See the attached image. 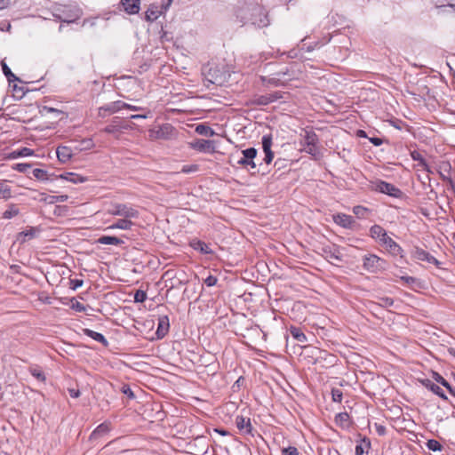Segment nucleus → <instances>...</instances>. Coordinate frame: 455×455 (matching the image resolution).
<instances>
[{
    "label": "nucleus",
    "mask_w": 455,
    "mask_h": 455,
    "mask_svg": "<svg viewBox=\"0 0 455 455\" xmlns=\"http://www.w3.org/2000/svg\"><path fill=\"white\" fill-rule=\"evenodd\" d=\"M318 136L313 131H306L304 135V141L306 146H314L318 143Z\"/></svg>",
    "instance_id": "33"
},
{
    "label": "nucleus",
    "mask_w": 455,
    "mask_h": 455,
    "mask_svg": "<svg viewBox=\"0 0 455 455\" xmlns=\"http://www.w3.org/2000/svg\"><path fill=\"white\" fill-rule=\"evenodd\" d=\"M335 224L344 228H353L355 221L352 216L345 213H337L332 216Z\"/></svg>",
    "instance_id": "11"
},
{
    "label": "nucleus",
    "mask_w": 455,
    "mask_h": 455,
    "mask_svg": "<svg viewBox=\"0 0 455 455\" xmlns=\"http://www.w3.org/2000/svg\"><path fill=\"white\" fill-rule=\"evenodd\" d=\"M116 122L113 121L112 124L107 125L105 128H104V132H107V133H115L116 132H118L120 130V126L116 124H115Z\"/></svg>",
    "instance_id": "49"
},
{
    "label": "nucleus",
    "mask_w": 455,
    "mask_h": 455,
    "mask_svg": "<svg viewBox=\"0 0 455 455\" xmlns=\"http://www.w3.org/2000/svg\"><path fill=\"white\" fill-rule=\"evenodd\" d=\"M57 156L61 163L68 162L72 156V150L66 146H60L57 148Z\"/></svg>",
    "instance_id": "24"
},
{
    "label": "nucleus",
    "mask_w": 455,
    "mask_h": 455,
    "mask_svg": "<svg viewBox=\"0 0 455 455\" xmlns=\"http://www.w3.org/2000/svg\"><path fill=\"white\" fill-rule=\"evenodd\" d=\"M147 299V293L144 291L138 290L134 294L135 302H144Z\"/></svg>",
    "instance_id": "48"
},
{
    "label": "nucleus",
    "mask_w": 455,
    "mask_h": 455,
    "mask_svg": "<svg viewBox=\"0 0 455 455\" xmlns=\"http://www.w3.org/2000/svg\"><path fill=\"white\" fill-rule=\"evenodd\" d=\"M343 393L339 388H332L331 389V398L333 402L340 403L342 401Z\"/></svg>",
    "instance_id": "46"
},
{
    "label": "nucleus",
    "mask_w": 455,
    "mask_h": 455,
    "mask_svg": "<svg viewBox=\"0 0 455 455\" xmlns=\"http://www.w3.org/2000/svg\"><path fill=\"white\" fill-rule=\"evenodd\" d=\"M235 21L242 25L251 24L259 28L269 24L264 8L256 0H238L234 7Z\"/></svg>",
    "instance_id": "1"
},
{
    "label": "nucleus",
    "mask_w": 455,
    "mask_h": 455,
    "mask_svg": "<svg viewBox=\"0 0 455 455\" xmlns=\"http://www.w3.org/2000/svg\"><path fill=\"white\" fill-rule=\"evenodd\" d=\"M282 455H299V451L294 446H289L281 450Z\"/></svg>",
    "instance_id": "47"
},
{
    "label": "nucleus",
    "mask_w": 455,
    "mask_h": 455,
    "mask_svg": "<svg viewBox=\"0 0 455 455\" xmlns=\"http://www.w3.org/2000/svg\"><path fill=\"white\" fill-rule=\"evenodd\" d=\"M290 333L299 342L305 343L307 340V336L299 327L291 326Z\"/></svg>",
    "instance_id": "31"
},
{
    "label": "nucleus",
    "mask_w": 455,
    "mask_h": 455,
    "mask_svg": "<svg viewBox=\"0 0 455 455\" xmlns=\"http://www.w3.org/2000/svg\"><path fill=\"white\" fill-rule=\"evenodd\" d=\"M304 151L313 156H316L318 155V148L316 147V145H314V146H306V148H304Z\"/></svg>",
    "instance_id": "55"
},
{
    "label": "nucleus",
    "mask_w": 455,
    "mask_h": 455,
    "mask_svg": "<svg viewBox=\"0 0 455 455\" xmlns=\"http://www.w3.org/2000/svg\"><path fill=\"white\" fill-rule=\"evenodd\" d=\"M83 332H84V335H86L87 337H90L92 339L100 342L104 347H108V341L107 340V339L104 337L103 334H101L100 332H97V331H94L90 330V329H84Z\"/></svg>",
    "instance_id": "21"
},
{
    "label": "nucleus",
    "mask_w": 455,
    "mask_h": 455,
    "mask_svg": "<svg viewBox=\"0 0 455 455\" xmlns=\"http://www.w3.org/2000/svg\"><path fill=\"white\" fill-rule=\"evenodd\" d=\"M109 430H110L109 424H108L107 422H103V423L100 424L92 431V433L90 435V439L92 440V439H96L98 437H100V436L106 435L107 433H108Z\"/></svg>",
    "instance_id": "26"
},
{
    "label": "nucleus",
    "mask_w": 455,
    "mask_h": 455,
    "mask_svg": "<svg viewBox=\"0 0 455 455\" xmlns=\"http://www.w3.org/2000/svg\"><path fill=\"white\" fill-rule=\"evenodd\" d=\"M124 108L129 109V110H132V111L145 110V108H142V107H138V106L131 105V104H128V103H125Z\"/></svg>",
    "instance_id": "62"
},
{
    "label": "nucleus",
    "mask_w": 455,
    "mask_h": 455,
    "mask_svg": "<svg viewBox=\"0 0 455 455\" xmlns=\"http://www.w3.org/2000/svg\"><path fill=\"white\" fill-rule=\"evenodd\" d=\"M170 323L167 315H162L158 318V324L156 334L157 339H163L169 331Z\"/></svg>",
    "instance_id": "15"
},
{
    "label": "nucleus",
    "mask_w": 455,
    "mask_h": 455,
    "mask_svg": "<svg viewBox=\"0 0 455 455\" xmlns=\"http://www.w3.org/2000/svg\"><path fill=\"white\" fill-rule=\"evenodd\" d=\"M189 245L197 251H200L203 254H212L213 251L211 249L210 245L204 243V241L193 239Z\"/></svg>",
    "instance_id": "18"
},
{
    "label": "nucleus",
    "mask_w": 455,
    "mask_h": 455,
    "mask_svg": "<svg viewBox=\"0 0 455 455\" xmlns=\"http://www.w3.org/2000/svg\"><path fill=\"white\" fill-rule=\"evenodd\" d=\"M163 12L164 11L162 9L159 10L157 5L150 4L146 12L145 19L147 21L153 22L162 14Z\"/></svg>",
    "instance_id": "22"
},
{
    "label": "nucleus",
    "mask_w": 455,
    "mask_h": 455,
    "mask_svg": "<svg viewBox=\"0 0 455 455\" xmlns=\"http://www.w3.org/2000/svg\"><path fill=\"white\" fill-rule=\"evenodd\" d=\"M70 302H71V306L70 307L74 310H76V312H85L86 310V307L84 304L80 303L79 301H77L75 298H72L70 299Z\"/></svg>",
    "instance_id": "43"
},
{
    "label": "nucleus",
    "mask_w": 455,
    "mask_h": 455,
    "mask_svg": "<svg viewBox=\"0 0 455 455\" xmlns=\"http://www.w3.org/2000/svg\"><path fill=\"white\" fill-rule=\"evenodd\" d=\"M84 282L81 279H70L69 280V288L72 290H76L77 288L83 285Z\"/></svg>",
    "instance_id": "52"
},
{
    "label": "nucleus",
    "mask_w": 455,
    "mask_h": 455,
    "mask_svg": "<svg viewBox=\"0 0 455 455\" xmlns=\"http://www.w3.org/2000/svg\"><path fill=\"white\" fill-rule=\"evenodd\" d=\"M31 168H32V165L29 164H17L15 170L20 172H27Z\"/></svg>",
    "instance_id": "54"
},
{
    "label": "nucleus",
    "mask_w": 455,
    "mask_h": 455,
    "mask_svg": "<svg viewBox=\"0 0 455 455\" xmlns=\"http://www.w3.org/2000/svg\"><path fill=\"white\" fill-rule=\"evenodd\" d=\"M236 427L243 433L252 435V426L251 419L243 416H237L235 418Z\"/></svg>",
    "instance_id": "16"
},
{
    "label": "nucleus",
    "mask_w": 455,
    "mask_h": 455,
    "mask_svg": "<svg viewBox=\"0 0 455 455\" xmlns=\"http://www.w3.org/2000/svg\"><path fill=\"white\" fill-rule=\"evenodd\" d=\"M20 213V209L19 207L14 204H12L8 206V209H6L4 212H3V218L4 219H12L13 217H16L17 215H19Z\"/></svg>",
    "instance_id": "34"
},
{
    "label": "nucleus",
    "mask_w": 455,
    "mask_h": 455,
    "mask_svg": "<svg viewBox=\"0 0 455 455\" xmlns=\"http://www.w3.org/2000/svg\"><path fill=\"white\" fill-rule=\"evenodd\" d=\"M69 395L73 398H77L80 396V391L75 388H68Z\"/></svg>",
    "instance_id": "64"
},
{
    "label": "nucleus",
    "mask_w": 455,
    "mask_h": 455,
    "mask_svg": "<svg viewBox=\"0 0 455 455\" xmlns=\"http://www.w3.org/2000/svg\"><path fill=\"white\" fill-rule=\"evenodd\" d=\"M12 196L11 187L7 182L0 183V199L7 200Z\"/></svg>",
    "instance_id": "35"
},
{
    "label": "nucleus",
    "mask_w": 455,
    "mask_h": 455,
    "mask_svg": "<svg viewBox=\"0 0 455 455\" xmlns=\"http://www.w3.org/2000/svg\"><path fill=\"white\" fill-rule=\"evenodd\" d=\"M281 92H274L265 95H257L253 98L252 103L256 106H267L282 99Z\"/></svg>",
    "instance_id": "9"
},
{
    "label": "nucleus",
    "mask_w": 455,
    "mask_h": 455,
    "mask_svg": "<svg viewBox=\"0 0 455 455\" xmlns=\"http://www.w3.org/2000/svg\"><path fill=\"white\" fill-rule=\"evenodd\" d=\"M369 140L374 146H377V147L382 145V143H383V140L379 137H372V138H370Z\"/></svg>",
    "instance_id": "63"
},
{
    "label": "nucleus",
    "mask_w": 455,
    "mask_h": 455,
    "mask_svg": "<svg viewBox=\"0 0 455 455\" xmlns=\"http://www.w3.org/2000/svg\"><path fill=\"white\" fill-rule=\"evenodd\" d=\"M265 157H264V162L267 164H269L272 161H273V158H274V153L272 150L270 151H265Z\"/></svg>",
    "instance_id": "60"
},
{
    "label": "nucleus",
    "mask_w": 455,
    "mask_h": 455,
    "mask_svg": "<svg viewBox=\"0 0 455 455\" xmlns=\"http://www.w3.org/2000/svg\"><path fill=\"white\" fill-rule=\"evenodd\" d=\"M262 148L263 151H270L271 146H272V135L271 134H266L262 137L261 140Z\"/></svg>",
    "instance_id": "42"
},
{
    "label": "nucleus",
    "mask_w": 455,
    "mask_h": 455,
    "mask_svg": "<svg viewBox=\"0 0 455 455\" xmlns=\"http://www.w3.org/2000/svg\"><path fill=\"white\" fill-rule=\"evenodd\" d=\"M199 169L197 164H191V165H184L181 169V172L183 173H190V172H196Z\"/></svg>",
    "instance_id": "51"
},
{
    "label": "nucleus",
    "mask_w": 455,
    "mask_h": 455,
    "mask_svg": "<svg viewBox=\"0 0 455 455\" xmlns=\"http://www.w3.org/2000/svg\"><path fill=\"white\" fill-rule=\"evenodd\" d=\"M53 16L61 22L72 23L80 16V11L70 5H60L54 9Z\"/></svg>",
    "instance_id": "3"
},
{
    "label": "nucleus",
    "mask_w": 455,
    "mask_h": 455,
    "mask_svg": "<svg viewBox=\"0 0 455 455\" xmlns=\"http://www.w3.org/2000/svg\"><path fill=\"white\" fill-rule=\"evenodd\" d=\"M122 392L126 395L129 398L133 399L135 397L132 390L130 388L129 386H124L122 387Z\"/></svg>",
    "instance_id": "58"
},
{
    "label": "nucleus",
    "mask_w": 455,
    "mask_h": 455,
    "mask_svg": "<svg viewBox=\"0 0 455 455\" xmlns=\"http://www.w3.org/2000/svg\"><path fill=\"white\" fill-rule=\"evenodd\" d=\"M321 44L320 42H315L313 44H309L307 46H306L305 44H302L301 48H300V51H303V50H306L307 52H312L314 51L315 48H319L321 47Z\"/></svg>",
    "instance_id": "56"
},
{
    "label": "nucleus",
    "mask_w": 455,
    "mask_h": 455,
    "mask_svg": "<svg viewBox=\"0 0 455 455\" xmlns=\"http://www.w3.org/2000/svg\"><path fill=\"white\" fill-rule=\"evenodd\" d=\"M300 49L299 50H296V49H292L291 51H289L288 52H283L281 53L282 55L283 54H287V57L290 58V59H295V58H298L299 57V52Z\"/></svg>",
    "instance_id": "59"
},
{
    "label": "nucleus",
    "mask_w": 455,
    "mask_h": 455,
    "mask_svg": "<svg viewBox=\"0 0 455 455\" xmlns=\"http://www.w3.org/2000/svg\"><path fill=\"white\" fill-rule=\"evenodd\" d=\"M378 304L383 307H389L393 306L394 299L389 297H381L379 299Z\"/></svg>",
    "instance_id": "45"
},
{
    "label": "nucleus",
    "mask_w": 455,
    "mask_h": 455,
    "mask_svg": "<svg viewBox=\"0 0 455 455\" xmlns=\"http://www.w3.org/2000/svg\"><path fill=\"white\" fill-rule=\"evenodd\" d=\"M32 174L38 180H52L55 177L53 174L48 173L46 170L39 168L33 169Z\"/></svg>",
    "instance_id": "29"
},
{
    "label": "nucleus",
    "mask_w": 455,
    "mask_h": 455,
    "mask_svg": "<svg viewBox=\"0 0 455 455\" xmlns=\"http://www.w3.org/2000/svg\"><path fill=\"white\" fill-rule=\"evenodd\" d=\"M2 69H3V73L4 74V76H6L8 82L11 84L12 82H15V81H20L19 77H17L12 72V70L10 69V68L6 65V63H4V61L2 62Z\"/></svg>",
    "instance_id": "36"
},
{
    "label": "nucleus",
    "mask_w": 455,
    "mask_h": 455,
    "mask_svg": "<svg viewBox=\"0 0 455 455\" xmlns=\"http://www.w3.org/2000/svg\"><path fill=\"white\" fill-rule=\"evenodd\" d=\"M97 243L100 244L121 245L124 243V241L116 236L102 235L97 239Z\"/></svg>",
    "instance_id": "28"
},
{
    "label": "nucleus",
    "mask_w": 455,
    "mask_h": 455,
    "mask_svg": "<svg viewBox=\"0 0 455 455\" xmlns=\"http://www.w3.org/2000/svg\"><path fill=\"white\" fill-rule=\"evenodd\" d=\"M173 127L170 124H164L162 125L157 131V137L159 138H167L168 134L172 132Z\"/></svg>",
    "instance_id": "40"
},
{
    "label": "nucleus",
    "mask_w": 455,
    "mask_h": 455,
    "mask_svg": "<svg viewBox=\"0 0 455 455\" xmlns=\"http://www.w3.org/2000/svg\"><path fill=\"white\" fill-rule=\"evenodd\" d=\"M33 150L28 148L18 149L12 153L14 156H28L33 155Z\"/></svg>",
    "instance_id": "44"
},
{
    "label": "nucleus",
    "mask_w": 455,
    "mask_h": 455,
    "mask_svg": "<svg viewBox=\"0 0 455 455\" xmlns=\"http://www.w3.org/2000/svg\"><path fill=\"white\" fill-rule=\"evenodd\" d=\"M124 12L130 15L139 13L140 10V0H121Z\"/></svg>",
    "instance_id": "14"
},
{
    "label": "nucleus",
    "mask_w": 455,
    "mask_h": 455,
    "mask_svg": "<svg viewBox=\"0 0 455 455\" xmlns=\"http://www.w3.org/2000/svg\"><path fill=\"white\" fill-rule=\"evenodd\" d=\"M124 106H125V102H124L122 100H116V101L110 102L108 104H106V105L99 108V116L101 117H105L106 112H108L109 114H114V113H116L119 110L124 108Z\"/></svg>",
    "instance_id": "10"
},
{
    "label": "nucleus",
    "mask_w": 455,
    "mask_h": 455,
    "mask_svg": "<svg viewBox=\"0 0 455 455\" xmlns=\"http://www.w3.org/2000/svg\"><path fill=\"white\" fill-rule=\"evenodd\" d=\"M411 156L412 160L417 161L419 163L418 164L420 167H422V168L427 167V161L425 160V158L422 156V155L419 151H416V150L411 151Z\"/></svg>",
    "instance_id": "38"
},
{
    "label": "nucleus",
    "mask_w": 455,
    "mask_h": 455,
    "mask_svg": "<svg viewBox=\"0 0 455 455\" xmlns=\"http://www.w3.org/2000/svg\"><path fill=\"white\" fill-rule=\"evenodd\" d=\"M204 283L208 287L214 286L217 283V277H215L213 275H209L207 278H205Z\"/></svg>",
    "instance_id": "57"
},
{
    "label": "nucleus",
    "mask_w": 455,
    "mask_h": 455,
    "mask_svg": "<svg viewBox=\"0 0 455 455\" xmlns=\"http://www.w3.org/2000/svg\"><path fill=\"white\" fill-rule=\"evenodd\" d=\"M58 178L68 180L74 184L84 183L88 180L84 176H82V175L76 174V173H73V172H67V173L56 176V179H58Z\"/></svg>",
    "instance_id": "19"
},
{
    "label": "nucleus",
    "mask_w": 455,
    "mask_h": 455,
    "mask_svg": "<svg viewBox=\"0 0 455 455\" xmlns=\"http://www.w3.org/2000/svg\"><path fill=\"white\" fill-rule=\"evenodd\" d=\"M109 212L112 215L121 216L123 219L130 220L132 219H138L140 216V212L136 208L125 204H115Z\"/></svg>",
    "instance_id": "5"
},
{
    "label": "nucleus",
    "mask_w": 455,
    "mask_h": 455,
    "mask_svg": "<svg viewBox=\"0 0 455 455\" xmlns=\"http://www.w3.org/2000/svg\"><path fill=\"white\" fill-rule=\"evenodd\" d=\"M191 147L198 150L200 152H214L215 146L212 140L197 139L193 143H191Z\"/></svg>",
    "instance_id": "12"
},
{
    "label": "nucleus",
    "mask_w": 455,
    "mask_h": 455,
    "mask_svg": "<svg viewBox=\"0 0 455 455\" xmlns=\"http://www.w3.org/2000/svg\"><path fill=\"white\" fill-rule=\"evenodd\" d=\"M432 377L434 380L444 387L451 395L455 396V388L442 375L433 371Z\"/></svg>",
    "instance_id": "25"
},
{
    "label": "nucleus",
    "mask_w": 455,
    "mask_h": 455,
    "mask_svg": "<svg viewBox=\"0 0 455 455\" xmlns=\"http://www.w3.org/2000/svg\"><path fill=\"white\" fill-rule=\"evenodd\" d=\"M150 115V111L148 110L147 113L145 114H135V115H132L130 116L131 119H134V120H137V119H146Z\"/></svg>",
    "instance_id": "61"
},
{
    "label": "nucleus",
    "mask_w": 455,
    "mask_h": 455,
    "mask_svg": "<svg viewBox=\"0 0 455 455\" xmlns=\"http://www.w3.org/2000/svg\"><path fill=\"white\" fill-rule=\"evenodd\" d=\"M368 212H370V210L364 206L356 205L353 207V213L359 219L365 218Z\"/></svg>",
    "instance_id": "39"
},
{
    "label": "nucleus",
    "mask_w": 455,
    "mask_h": 455,
    "mask_svg": "<svg viewBox=\"0 0 455 455\" xmlns=\"http://www.w3.org/2000/svg\"><path fill=\"white\" fill-rule=\"evenodd\" d=\"M421 383L426 388L433 392L435 395H438L440 398L445 401L448 399L444 391L438 385H436L430 379H423Z\"/></svg>",
    "instance_id": "17"
},
{
    "label": "nucleus",
    "mask_w": 455,
    "mask_h": 455,
    "mask_svg": "<svg viewBox=\"0 0 455 455\" xmlns=\"http://www.w3.org/2000/svg\"><path fill=\"white\" fill-rule=\"evenodd\" d=\"M247 171H250L251 174H255L259 172L258 166L256 163L254 162V159H251L249 161V164H247V167H244Z\"/></svg>",
    "instance_id": "50"
},
{
    "label": "nucleus",
    "mask_w": 455,
    "mask_h": 455,
    "mask_svg": "<svg viewBox=\"0 0 455 455\" xmlns=\"http://www.w3.org/2000/svg\"><path fill=\"white\" fill-rule=\"evenodd\" d=\"M196 132L204 136H213L215 134L214 131L210 126L202 124L196 127Z\"/></svg>",
    "instance_id": "37"
},
{
    "label": "nucleus",
    "mask_w": 455,
    "mask_h": 455,
    "mask_svg": "<svg viewBox=\"0 0 455 455\" xmlns=\"http://www.w3.org/2000/svg\"><path fill=\"white\" fill-rule=\"evenodd\" d=\"M369 235L381 246H384L391 255L403 257V248L387 235V231L380 225L375 224L371 226L369 230Z\"/></svg>",
    "instance_id": "2"
},
{
    "label": "nucleus",
    "mask_w": 455,
    "mask_h": 455,
    "mask_svg": "<svg viewBox=\"0 0 455 455\" xmlns=\"http://www.w3.org/2000/svg\"><path fill=\"white\" fill-rule=\"evenodd\" d=\"M322 255L328 260L342 261L340 248L337 244L324 245L321 248Z\"/></svg>",
    "instance_id": "7"
},
{
    "label": "nucleus",
    "mask_w": 455,
    "mask_h": 455,
    "mask_svg": "<svg viewBox=\"0 0 455 455\" xmlns=\"http://www.w3.org/2000/svg\"><path fill=\"white\" fill-rule=\"evenodd\" d=\"M349 418L347 412H339L335 416V424L343 429H347L350 426Z\"/></svg>",
    "instance_id": "23"
},
{
    "label": "nucleus",
    "mask_w": 455,
    "mask_h": 455,
    "mask_svg": "<svg viewBox=\"0 0 455 455\" xmlns=\"http://www.w3.org/2000/svg\"><path fill=\"white\" fill-rule=\"evenodd\" d=\"M371 187L374 191L386 194L394 198H402L403 196V193L400 188L392 183H388L381 180H377L372 182Z\"/></svg>",
    "instance_id": "4"
},
{
    "label": "nucleus",
    "mask_w": 455,
    "mask_h": 455,
    "mask_svg": "<svg viewBox=\"0 0 455 455\" xmlns=\"http://www.w3.org/2000/svg\"><path fill=\"white\" fill-rule=\"evenodd\" d=\"M384 259L375 254L365 255L363 259V268L370 273H378L384 269Z\"/></svg>",
    "instance_id": "6"
},
{
    "label": "nucleus",
    "mask_w": 455,
    "mask_h": 455,
    "mask_svg": "<svg viewBox=\"0 0 455 455\" xmlns=\"http://www.w3.org/2000/svg\"><path fill=\"white\" fill-rule=\"evenodd\" d=\"M28 371L37 380H39L41 382H44L46 380L45 374L44 373V371H42L40 366L32 365L28 368Z\"/></svg>",
    "instance_id": "32"
},
{
    "label": "nucleus",
    "mask_w": 455,
    "mask_h": 455,
    "mask_svg": "<svg viewBox=\"0 0 455 455\" xmlns=\"http://www.w3.org/2000/svg\"><path fill=\"white\" fill-rule=\"evenodd\" d=\"M371 448V441L367 437H363L360 440V443L356 444L355 446V455H363L365 451L367 452L368 450Z\"/></svg>",
    "instance_id": "30"
},
{
    "label": "nucleus",
    "mask_w": 455,
    "mask_h": 455,
    "mask_svg": "<svg viewBox=\"0 0 455 455\" xmlns=\"http://www.w3.org/2000/svg\"><path fill=\"white\" fill-rule=\"evenodd\" d=\"M413 259L439 266L440 261L424 249L415 246L411 251Z\"/></svg>",
    "instance_id": "8"
},
{
    "label": "nucleus",
    "mask_w": 455,
    "mask_h": 455,
    "mask_svg": "<svg viewBox=\"0 0 455 455\" xmlns=\"http://www.w3.org/2000/svg\"><path fill=\"white\" fill-rule=\"evenodd\" d=\"M133 226V222L130 220L126 219H120L114 224L108 227V229H123V230H130L132 227Z\"/></svg>",
    "instance_id": "27"
},
{
    "label": "nucleus",
    "mask_w": 455,
    "mask_h": 455,
    "mask_svg": "<svg viewBox=\"0 0 455 455\" xmlns=\"http://www.w3.org/2000/svg\"><path fill=\"white\" fill-rule=\"evenodd\" d=\"M428 450L433 451H441L443 450V445L435 439H430L426 443Z\"/></svg>",
    "instance_id": "41"
},
{
    "label": "nucleus",
    "mask_w": 455,
    "mask_h": 455,
    "mask_svg": "<svg viewBox=\"0 0 455 455\" xmlns=\"http://www.w3.org/2000/svg\"><path fill=\"white\" fill-rule=\"evenodd\" d=\"M160 38L162 42H170L172 39V36L171 33L164 30V28H162L160 31Z\"/></svg>",
    "instance_id": "53"
},
{
    "label": "nucleus",
    "mask_w": 455,
    "mask_h": 455,
    "mask_svg": "<svg viewBox=\"0 0 455 455\" xmlns=\"http://www.w3.org/2000/svg\"><path fill=\"white\" fill-rule=\"evenodd\" d=\"M242 156L236 159L235 164L243 167H247L249 161L254 159L257 156V149L254 148H249L241 152Z\"/></svg>",
    "instance_id": "13"
},
{
    "label": "nucleus",
    "mask_w": 455,
    "mask_h": 455,
    "mask_svg": "<svg viewBox=\"0 0 455 455\" xmlns=\"http://www.w3.org/2000/svg\"><path fill=\"white\" fill-rule=\"evenodd\" d=\"M39 232L37 228L30 227L28 229L20 232L18 235V241L21 243L34 238Z\"/></svg>",
    "instance_id": "20"
}]
</instances>
